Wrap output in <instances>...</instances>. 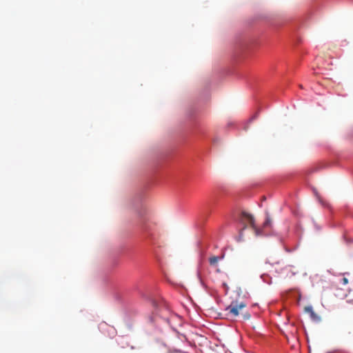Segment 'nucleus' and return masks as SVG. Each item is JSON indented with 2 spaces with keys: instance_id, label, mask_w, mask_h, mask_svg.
I'll return each instance as SVG.
<instances>
[{
  "instance_id": "nucleus-1",
  "label": "nucleus",
  "mask_w": 353,
  "mask_h": 353,
  "mask_svg": "<svg viewBox=\"0 0 353 353\" xmlns=\"http://www.w3.org/2000/svg\"><path fill=\"white\" fill-rule=\"evenodd\" d=\"M246 305L243 303L239 304L232 303L226 307V311L232 317H236L239 315L240 311L245 307Z\"/></svg>"
},
{
  "instance_id": "nucleus-2",
  "label": "nucleus",
  "mask_w": 353,
  "mask_h": 353,
  "mask_svg": "<svg viewBox=\"0 0 353 353\" xmlns=\"http://www.w3.org/2000/svg\"><path fill=\"white\" fill-rule=\"evenodd\" d=\"M242 219L244 221H248L252 225V227L254 229L255 232L257 235L261 234V232L258 229H256V227L254 226V219L252 215H250L248 213H245V212H243L242 213Z\"/></svg>"
},
{
  "instance_id": "nucleus-3",
  "label": "nucleus",
  "mask_w": 353,
  "mask_h": 353,
  "mask_svg": "<svg viewBox=\"0 0 353 353\" xmlns=\"http://www.w3.org/2000/svg\"><path fill=\"white\" fill-rule=\"evenodd\" d=\"M305 312L310 314L312 321L315 322H319L321 321V317L314 312L312 306L305 307Z\"/></svg>"
},
{
  "instance_id": "nucleus-4",
  "label": "nucleus",
  "mask_w": 353,
  "mask_h": 353,
  "mask_svg": "<svg viewBox=\"0 0 353 353\" xmlns=\"http://www.w3.org/2000/svg\"><path fill=\"white\" fill-rule=\"evenodd\" d=\"M221 257L219 256H212L209 259V263L212 266H216L218 262L221 260Z\"/></svg>"
},
{
  "instance_id": "nucleus-5",
  "label": "nucleus",
  "mask_w": 353,
  "mask_h": 353,
  "mask_svg": "<svg viewBox=\"0 0 353 353\" xmlns=\"http://www.w3.org/2000/svg\"><path fill=\"white\" fill-rule=\"evenodd\" d=\"M340 283L343 284V285H347L348 283V279L345 277H343L341 280H340Z\"/></svg>"
},
{
  "instance_id": "nucleus-6",
  "label": "nucleus",
  "mask_w": 353,
  "mask_h": 353,
  "mask_svg": "<svg viewBox=\"0 0 353 353\" xmlns=\"http://www.w3.org/2000/svg\"><path fill=\"white\" fill-rule=\"evenodd\" d=\"M270 225V219H269V218H268V219H266V221H265V223H264V224H263V226H264V227H268V225Z\"/></svg>"
}]
</instances>
